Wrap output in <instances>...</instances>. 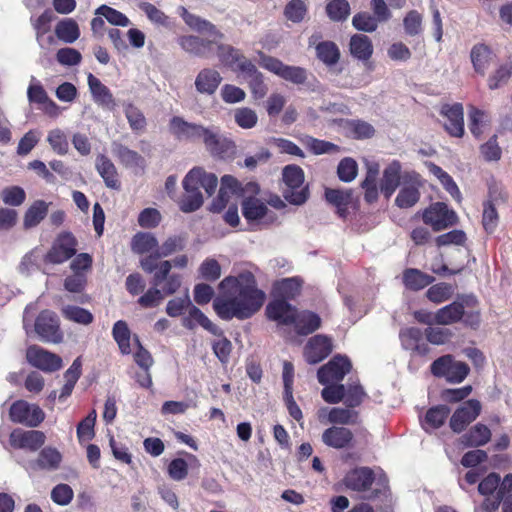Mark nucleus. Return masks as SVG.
Listing matches in <instances>:
<instances>
[{
	"label": "nucleus",
	"mask_w": 512,
	"mask_h": 512,
	"mask_svg": "<svg viewBox=\"0 0 512 512\" xmlns=\"http://www.w3.org/2000/svg\"><path fill=\"white\" fill-rule=\"evenodd\" d=\"M430 370L434 376L443 377L450 383H461L468 376L470 368L466 363L447 354L433 361Z\"/></svg>",
	"instance_id": "obj_5"
},
{
	"label": "nucleus",
	"mask_w": 512,
	"mask_h": 512,
	"mask_svg": "<svg viewBox=\"0 0 512 512\" xmlns=\"http://www.w3.org/2000/svg\"><path fill=\"white\" fill-rule=\"evenodd\" d=\"M327 16L334 22H341L350 15V4L347 0H330L326 5Z\"/></svg>",
	"instance_id": "obj_48"
},
{
	"label": "nucleus",
	"mask_w": 512,
	"mask_h": 512,
	"mask_svg": "<svg viewBox=\"0 0 512 512\" xmlns=\"http://www.w3.org/2000/svg\"><path fill=\"white\" fill-rule=\"evenodd\" d=\"M423 221L433 230L440 231L456 224L457 215L453 210L448 209L445 203L436 202L424 210Z\"/></svg>",
	"instance_id": "obj_10"
},
{
	"label": "nucleus",
	"mask_w": 512,
	"mask_h": 512,
	"mask_svg": "<svg viewBox=\"0 0 512 512\" xmlns=\"http://www.w3.org/2000/svg\"><path fill=\"white\" fill-rule=\"evenodd\" d=\"M113 337L115 341L117 342L120 351L123 354H129L131 352L130 347V330L128 328V325L126 322L119 320L117 321L113 326Z\"/></svg>",
	"instance_id": "obj_47"
},
{
	"label": "nucleus",
	"mask_w": 512,
	"mask_h": 512,
	"mask_svg": "<svg viewBox=\"0 0 512 512\" xmlns=\"http://www.w3.org/2000/svg\"><path fill=\"white\" fill-rule=\"evenodd\" d=\"M34 331L43 342L58 344L63 341L59 318L50 310H44L38 315Z\"/></svg>",
	"instance_id": "obj_8"
},
{
	"label": "nucleus",
	"mask_w": 512,
	"mask_h": 512,
	"mask_svg": "<svg viewBox=\"0 0 512 512\" xmlns=\"http://www.w3.org/2000/svg\"><path fill=\"white\" fill-rule=\"evenodd\" d=\"M9 418L13 423L36 428L44 421L45 412L37 404L17 400L10 406Z\"/></svg>",
	"instance_id": "obj_7"
},
{
	"label": "nucleus",
	"mask_w": 512,
	"mask_h": 512,
	"mask_svg": "<svg viewBox=\"0 0 512 512\" xmlns=\"http://www.w3.org/2000/svg\"><path fill=\"white\" fill-rule=\"evenodd\" d=\"M331 351V339L325 335L319 334L308 341L304 349V356L308 363L316 364L325 359Z\"/></svg>",
	"instance_id": "obj_17"
},
{
	"label": "nucleus",
	"mask_w": 512,
	"mask_h": 512,
	"mask_svg": "<svg viewBox=\"0 0 512 512\" xmlns=\"http://www.w3.org/2000/svg\"><path fill=\"white\" fill-rule=\"evenodd\" d=\"M9 441L14 448L34 452L45 443L46 435L39 430L15 429L11 432Z\"/></svg>",
	"instance_id": "obj_15"
},
{
	"label": "nucleus",
	"mask_w": 512,
	"mask_h": 512,
	"mask_svg": "<svg viewBox=\"0 0 512 512\" xmlns=\"http://www.w3.org/2000/svg\"><path fill=\"white\" fill-rule=\"evenodd\" d=\"M62 454L54 447L43 448L35 461V465L42 470L55 471L60 468Z\"/></svg>",
	"instance_id": "obj_35"
},
{
	"label": "nucleus",
	"mask_w": 512,
	"mask_h": 512,
	"mask_svg": "<svg viewBox=\"0 0 512 512\" xmlns=\"http://www.w3.org/2000/svg\"><path fill=\"white\" fill-rule=\"evenodd\" d=\"M405 33L416 36L422 32V15L417 10H410L403 19Z\"/></svg>",
	"instance_id": "obj_58"
},
{
	"label": "nucleus",
	"mask_w": 512,
	"mask_h": 512,
	"mask_svg": "<svg viewBox=\"0 0 512 512\" xmlns=\"http://www.w3.org/2000/svg\"><path fill=\"white\" fill-rule=\"evenodd\" d=\"M95 14L104 17L110 24L115 26L127 27L130 25V20L125 14L107 5L98 7Z\"/></svg>",
	"instance_id": "obj_51"
},
{
	"label": "nucleus",
	"mask_w": 512,
	"mask_h": 512,
	"mask_svg": "<svg viewBox=\"0 0 512 512\" xmlns=\"http://www.w3.org/2000/svg\"><path fill=\"white\" fill-rule=\"evenodd\" d=\"M74 496L72 488L68 484H58L51 491V499L60 506L68 505Z\"/></svg>",
	"instance_id": "obj_64"
},
{
	"label": "nucleus",
	"mask_w": 512,
	"mask_h": 512,
	"mask_svg": "<svg viewBox=\"0 0 512 512\" xmlns=\"http://www.w3.org/2000/svg\"><path fill=\"white\" fill-rule=\"evenodd\" d=\"M87 81L93 100L102 107L114 109L116 103L110 89L92 73L88 74Z\"/></svg>",
	"instance_id": "obj_24"
},
{
	"label": "nucleus",
	"mask_w": 512,
	"mask_h": 512,
	"mask_svg": "<svg viewBox=\"0 0 512 512\" xmlns=\"http://www.w3.org/2000/svg\"><path fill=\"white\" fill-rule=\"evenodd\" d=\"M453 294V288L447 283H438L431 286L427 292V298L434 303H441L448 300Z\"/></svg>",
	"instance_id": "obj_60"
},
{
	"label": "nucleus",
	"mask_w": 512,
	"mask_h": 512,
	"mask_svg": "<svg viewBox=\"0 0 512 512\" xmlns=\"http://www.w3.org/2000/svg\"><path fill=\"white\" fill-rule=\"evenodd\" d=\"M403 281L407 288L420 290L434 281V278L418 269H407L403 274Z\"/></svg>",
	"instance_id": "obj_43"
},
{
	"label": "nucleus",
	"mask_w": 512,
	"mask_h": 512,
	"mask_svg": "<svg viewBox=\"0 0 512 512\" xmlns=\"http://www.w3.org/2000/svg\"><path fill=\"white\" fill-rule=\"evenodd\" d=\"M424 335L428 342L433 345L446 344L453 336V333L448 328L442 327H428L424 331Z\"/></svg>",
	"instance_id": "obj_59"
},
{
	"label": "nucleus",
	"mask_w": 512,
	"mask_h": 512,
	"mask_svg": "<svg viewBox=\"0 0 512 512\" xmlns=\"http://www.w3.org/2000/svg\"><path fill=\"white\" fill-rule=\"evenodd\" d=\"M43 257L40 249L35 248L28 252L21 260L19 265V270L22 274H30L32 271L36 270L39 266V262Z\"/></svg>",
	"instance_id": "obj_63"
},
{
	"label": "nucleus",
	"mask_w": 512,
	"mask_h": 512,
	"mask_svg": "<svg viewBox=\"0 0 512 512\" xmlns=\"http://www.w3.org/2000/svg\"><path fill=\"white\" fill-rule=\"evenodd\" d=\"M63 316L72 322L88 325L93 321V315L86 309L79 306L67 305L62 308Z\"/></svg>",
	"instance_id": "obj_50"
},
{
	"label": "nucleus",
	"mask_w": 512,
	"mask_h": 512,
	"mask_svg": "<svg viewBox=\"0 0 512 512\" xmlns=\"http://www.w3.org/2000/svg\"><path fill=\"white\" fill-rule=\"evenodd\" d=\"M478 303L476 297L468 296L461 301L440 308L434 314V322L438 325H451L462 320L465 306H475Z\"/></svg>",
	"instance_id": "obj_12"
},
{
	"label": "nucleus",
	"mask_w": 512,
	"mask_h": 512,
	"mask_svg": "<svg viewBox=\"0 0 512 512\" xmlns=\"http://www.w3.org/2000/svg\"><path fill=\"white\" fill-rule=\"evenodd\" d=\"M353 440V433L345 427L332 426L322 434L325 445L336 449L348 447Z\"/></svg>",
	"instance_id": "obj_25"
},
{
	"label": "nucleus",
	"mask_w": 512,
	"mask_h": 512,
	"mask_svg": "<svg viewBox=\"0 0 512 512\" xmlns=\"http://www.w3.org/2000/svg\"><path fill=\"white\" fill-rule=\"evenodd\" d=\"M96 418V411L93 410L78 424L77 437L80 442L91 440L94 437V425Z\"/></svg>",
	"instance_id": "obj_56"
},
{
	"label": "nucleus",
	"mask_w": 512,
	"mask_h": 512,
	"mask_svg": "<svg viewBox=\"0 0 512 512\" xmlns=\"http://www.w3.org/2000/svg\"><path fill=\"white\" fill-rule=\"evenodd\" d=\"M221 81L222 77L217 70L204 68L195 79V87L199 93L212 95L218 89Z\"/></svg>",
	"instance_id": "obj_26"
},
{
	"label": "nucleus",
	"mask_w": 512,
	"mask_h": 512,
	"mask_svg": "<svg viewBox=\"0 0 512 512\" xmlns=\"http://www.w3.org/2000/svg\"><path fill=\"white\" fill-rule=\"evenodd\" d=\"M171 261L159 262L158 270L154 273L153 285L161 287V292L167 295L174 294L181 286V277L178 274H171Z\"/></svg>",
	"instance_id": "obj_16"
},
{
	"label": "nucleus",
	"mask_w": 512,
	"mask_h": 512,
	"mask_svg": "<svg viewBox=\"0 0 512 512\" xmlns=\"http://www.w3.org/2000/svg\"><path fill=\"white\" fill-rule=\"evenodd\" d=\"M241 206L243 216L248 221L266 219L272 222L275 218L274 215L269 214L266 204L254 196H245Z\"/></svg>",
	"instance_id": "obj_23"
},
{
	"label": "nucleus",
	"mask_w": 512,
	"mask_h": 512,
	"mask_svg": "<svg viewBox=\"0 0 512 512\" xmlns=\"http://www.w3.org/2000/svg\"><path fill=\"white\" fill-rule=\"evenodd\" d=\"M352 364L346 356L336 355L317 372L318 381L323 384L341 381L350 372Z\"/></svg>",
	"instance_id": "obj_11"
},
{
	"label": "nucleus",
	"mask_w": 512,
	"mask_h": 512,
	"mask_svg": "<svg viewBox=\"0 0 512 512\" xmlns=\"http://www.w3.org/2000/svg\"><path fill=\"white\" fill-rule=\"evenodd\" d=\"M327 416L328 421L334 424H354L357 420V413L349 408H332Z\"/></svg>",
	"instance_id": "obj_54"
},
{
	"label": "nucleus",
	"mask_w": 512,
	"mask_h": 512,
	"mask_svg": "<svg viewBox=\"0 0 512 512\" xmlns=\"http://www.w3.org/2000/svg\"><path fill=\"white\" fill-rule=\"evenodd\" d=\"M182 325L190 330L199 325L214 335H222V331L199 308L192 304L187 309V314L182 318Z\"/></svg>",
	"instance_id": "obj_22"
},
{
	"label": "nucleus",
	"mask_w": 512,
	"mask_h": 512,
	"mask_svg": "<svg viewBox=\"0 0 512 512\" xmlns=\"http://www.w3.org/2000/svg\"><path fill=\"white\" fill-rule=\"evenodd\" d=\"M481 411V404L476 399H470L464 402L455 410L450 418V428L455 433L462 432L472 421H474Z\"/></svg>",
	"instance_id": "obj_13"
},
{
	"label": "nucleus",
	"mask_w": 512,
	"mask_h": 512,
	"mask_svg": "<svg viewBox=\"0 0 512 512\" xmlns=\"http://www.w3.org/2000/svg\"><path fill=\"white\" fill-rule=\"evenodd\" d=\"M179 10L186 25L192 30L206 34L213 39L209 40L194 35H186L178 39V44L184 51L190 54L203 58L210 57L214 52L213 45L217 43V40H222L224 34L212 22L190 13L185 7L181 6Z\"/></svg>",
	"instance_id": "obj_2"
},
{
	"label": "nucleus",
	"mask_w": 512,
	"mask_h": 512,
	"mask_svg": "<svg viewBox=\"0 0 512 512\" xmlns=\"http://www.w3.org/2000/svg\"><path fill=\"white\" fill-rule=\"evenodd\" d=\"M186 239L181 235L168 237L161 246L158 245L155 257H168L176 252L182 251L185 247Z\"/></svg>",
	"instance_id": "obj_44"
},
{
	"label": "nucleus",
	"mask_w": 512,
	"mask_h": 512,
	"mask_svg": "<svg viewBox=\"0 0 512 512\" xmlns=\"http://www.w3.org/2000/svg\"><path fill=\"white\" fill-rule=\"evenodd\" d=\"M218 184L215 174L207 173L201 167L191 169L183 179L184 194L179 201L181 211L190 213L198 210L203 204V195L200 187L211 196Z\"/></svg>",
	"instance_id": "obj_3"
},
{
	"label": "nucleus",
	"mask_w": 512,
	"mask_h": 512,
	"mask_svg": "<svg viewBox=\"0 0 512 512\" xmlns=\"http://www.w3.org/2000/svg\"><path fill=\"white\" fill-rule=\"evenodd\" d=\"M349 51L354 58L367 61L373 54L372 41L364 34H354L350 38Z\"/></svg>",
	"instance_id": "obj_31"
},
{
	"label": "nucleus",
	"mask_w": 512,
	"mask_h": 512,
	"mask_svg": "<svg viewBox=\"0 0 512 512\" xmlns=\"http://www.w3.org/2000/svg\"><path fill=\"white\" fill-rule=\"evenodd\" d=\"M420 180L417 174L409 176V181H404L401 189L395 199V203L400 208H410L414 206L420 198Z\"/></svg>",
	"instance_id": "obj_19"
},
{
	"label": "nucleus",
	"mask_w": 512,
	"mask_h": 512,
	"mask_svg": "<svg viewBox=\"0 0 512 512\" xmlns=\"http://www.w3.org/2000/svg\"><path fill=\"white\" fill-rule=\"evenodd\" d=\"M96 169L103 178L107 187L112 189L119 188L120 185L117 178V171L110 159L104 155L98 156L96 160Z\"/></svg>",
	"instance_id": "obj_37"
},
{
	"label": "nucleus",
	"mask_w": 512,
	"mask_h": 512,
	"mask_svg": "<svg viewBox=\"0 0 512 512\" xmlns=\"http://www.w3.org/2000/svg\"><path fill=\"white\" fill-rule=\"evenodd\" d=\"M26 360L31 366L47 373L58 371L63 366L60 356L37 345L27 348Z\"/></svg>",
	"instance_id": "obj_9"
},
{
	"label": "nucleus",
	"mask_w": 512,
	"mask_h": 512,
	"mask_svg": "<svg viewBox=\"0 0 512 512\" xmlns=\"http://www.w3.org/2000/svg\"><path fill=\"white\" fill-rule=\"evenodd\" d=\"M373 480L374 476L372 470L367 467H361L347 473L344 482L349 489L365 491L370 488Z\"/></svg>",
	"instance_id": "obj_27"
},
{
	"label": "nucleus",
	"mask_w": 512,
	"mask_h": 512,
	"mask_svg": "<svg viewBox=\"0 0 512 512\" xmlns=\"http://www.w3.org/2000/svg\"><path fill=\"white\" fill-rule=\"evenodd\" d=\"M285 188L283 189V197L286 201L293 205L304 204L308 197V186L304 185V172L296 165H288L282 172Z\"/></svg>",
	"instance_id": "obj_4"
},
{
	"label": "nucleus",
	"mask_w": 512,
	"mask_h": 512,
	"mask_svg": "<svg viewBox=\"0 0 512 512\" xmlns=\"http://www.w3.org/2000/svg\"><path fill=\"white\" fill-rule=\"evenodd\" d=\"M48 203L43 200H37L27 209L23 219L25 229L37 226L48 213Z\"/></svg>",
	"instance_id": "obj_40"
},
{
	"label": "nucleus",
	"mask_w": 512,
	"mask_h": 512,
	"mask_svg": "<svg viewBox=\"0 0 512 512\" xmlns=\"http://www.w3.org/2000/svg\"><path fill=\"white\" fill-rule=\"evenodd\" d=\"M326 200L337 207L338 213L345 216L347 207L352 203V190L350 189H326Z\"/></svg>",
	"instance_id": "obj_41"
},
{
	"label": "nucleus",
	"mask_w": 512,
	"mask_h": 512,
	"mask_svg": "<svg viewBox=\"0 0 512 512\" xmlns=\"http://www.w3.org/2000/svg\"><path fill=\"white\" fill-rule=\"evenodd\" d=\"M131 249L137 254L155 253L158 240L152 233L139 232L132 238Z\"/></svg>",
	"instance_id": "obj_39"
},
{
	"label": "nucleus",
	"mask_w": 512,
	"mask_h": 512,
	"mask_svg": "<svg viewBox=\"0 0 512 512\" xmlns=\"http://www.w3.org/2000/svg\"><path fill=\"white\" fill-rule=\"evenodd\" d=\"M139 8L146 14L151 22L165 27L169 25V17L152 3L141 2Z\"/></svg>",
	"instance_id": "obj_61"
},
{
	"label": "nucleus",
	"mask_w": 512,
	"mask_h": 512,
	"mask_svg": "<svg viewBox=\"0 0 512 512\" xmlns=\"http://www.w3.org/2000/svg\"><path fill=\"white\" fill-rule=\"evenodd\" d=\"M296 309L284 299H276L266 307V315L278 324H293L296 316Z\"/></svg>",
	"instance_id": "obj_18"
},
{
	"label": "nucleus",
	"mask_w": 512,
	"mask_h": 512,
	"mask_svg": "<svg viewBox=\"0 0 512 512\" xmlns=\"http://www.w3.org/2000/svg\"><path fill=\"white\" fill-rule=\"evenodd\" d=\"M293 324L297 333L308 335L320 327L321 319L314 312L301 311L296 313Z\"/></svg>",
	"instance_id": "obj_34"
},
{
	"label": "nucleus",
	"mask_w": 512,
	"mask_h": 512,
	"mask_svg": "<svg viewBox=\"0 0 512 512\" xmlns=\"http://www.w3.org/2000/svg\"><path fill=\"white\" fill-rule=\"evenodd\" d=\"M321 34H313L309 38V45H315L317 58L327 66H333L338 63L340 59V51L338 46L333 41H321Z\"/></svg>",
	"instance_id": "obj_21"
},
{
	"label": "nucleus",
	"mask_w": 512,
	"mask_h": 512,
	"mask_svg": "<svg viewBox=\"0 0 512 512\" xmlns=\"http://www.w3.org/2000/svg\"><path fill=\"white\" fill-rule=\"evenodd\" d=\"M218 289L219 295L213 301V308L223 320L248 319L260 310L266 299L250 271L225 277Z\"/></svg>",
	"instance_id": "obj_1"
},
{
	"label": "nucleus",
	"mask_w": 512,
	"mask_h": 512,
	"mask_svg": "<svg viewBox=\"0 0 512 512\" xmlns=\"http://www.w3.org/2000/svg\"><path fill=\"white\" fill-rule=\"evenodd\" d=\"M512 76V61L500 65L496 71L488 78V87L495 90L506 84Z\"/></svg>",
	"instance_id": "obj_52"
},
{
	"label": "nucleus",
	"mask_w": 512,
	"mask_h": 512,
	"mask_svg": "<svg viewBox=\"0 0 512 512\" xmlns=\"http://www.w3.org/2000/svg\"><path fill=\"white\" fill-rule=\"evenodd\" d=\"M203 139L207 149L213 155L225 158L235 153L234 143L218 133H214L211 130H204Z\"/></svg>",
	"instance_id": "obj_20"
},
{
	"label": "nucleus",
	"mask_w": 512,
	"mask_h": 512,
	"mask_svg": "<svg viewBox=\"0 0 512 512\" xmlns=\"http://www.w3.org/2000/svg\"><path fill=\"white\" fill-rule=\"evenodd\" d=\"M260 65L285 81L296 85L304 84L308 78L305 68L287 65L273 56L262 55Z\"/></svg>",
	"instance_id": "obj_6"
},
{
	"label": "nucleus",
	"mask_w": 512,
	"mask_h": 512,
	"mask_svg": "<svg viewBox=\"0 0 512 512\" xmlns=\"http://www.w3.org/2000/svg\"><path fill=\"white\" fill-rule=\"evenodd\" d=\"M307 14V6L303 0H290L284 8V16L293 23H300Z\"/></svg>",
	"instance_id": "obj_53"
},
{
	"label": "nucleus",
	"mask_w": 512,
	"mask_h": 512,
	"mask_svg": "<svg viewBox=\"0 0 512 512\" xmlns=\"http://www.w3.org/2000/svg\"><path fill=\"white\" fill-rule=\"evenodd\" d=\"M450 413V409L445 405H438L430 408L425 415V419L422 422L424 430L437 429L441 427Z\"/></svg>",
	"instance_id": "obj_42"
},
{
	"label": "nucleus",
	"mask_w": 512,
	"mask_h": 512,
	"mask_svg": "<svg viewBox=\"0 0 512 512\" xmlns=\"http://www.w3.org/2000/svg\"><path fill=\"white\" fill-rule=\"evenodd\" d=\"M27 96L31 103L40 105V108L46 113L53 114L56 112V103L48 97L47 92L41 84L30 85L28 87Z\"/></svg>",
	"instance_id": "obj_36"
},
{
	"label": "nucleus",
	"mask_w": 512,
	"mask_h": 512,
	"mask_svg": "<svg viewBox=\"0 0 512 512\" xmlns=\"http://www.w3.org/2000/svg\"><path fill=\"white\" fill-rule=\"evenodd\" d=\"M1 199L4 204L9 206H20L26 199V193L19 186H9L1 191Z\"/></svg>",
	"instance_id": "obj_55"
},
{
	"label": "nucleus",
	"mask_w": 512,
	"mask_h": 512,
	"mask_svg": "<svg viewBox=\"0 0 512 512\" xmlns=\"http://www.w3.org/2000/svg\"><path fill=\"white\" fill-rule=\"evenodd\" d=\"M238 188V181L234 177L230 175L223 176L219 194L217 198L212 201L210 210L212 212H220L223 210L228 203L230 194L236 193Z\"/></svg>",
	"instance_id": "obj_28"
},
{
	"label": "nucleus",
	"mask_w": 512,
	"mask_h": 512,
	"mask_svg": "<svg viewBox=\"0 0 512 512\" xmlns=\"http://www.w3.org/2000/svg\"><path fill=\"white\" fill-rule=\"evenodd\" d=\"M358 172L356 161L350 157L342 159L338 165L337 173L341 181L351 182L355 179Z\"/></svg>",
	"instance_id": "obj_62"
},
{
	"label": "nucleus",
	"mask_w": 512,
	"mask_h": 512,
	"mask_svg": "<svg viewBox=\"0 0 512 512\" xmlns=\"http://www.w3.org/2000/svg\"><path fill=\"white\" fill-rule=\"evenodd\" d=\"M302 281L297 278H285L275 283L274 289L275 292L282 297L285 298H294L299 294L301 288Z\"/></svg>",
	"instance_id": "obj_45"
},
{
	"label": "nucleus",
	"mask_w": 512,
	"mask_h": 512,
	"mask_svg": "<svg viewBox=\"0 0 512 512\" xmlns=\"http://www.w3.org/2000/svg\"><path fill=\"white\" fill-rule=\"evenodd\" d=\"M422 332L419 328L410 327L400 332L402 346L406 350H411L419 355H426L429 347L425 343H419L422 339Z\"/></svg>",
	"instance_id": "obj_30"
},
{
	"label": "nucleus",
	"mask_w": 512,
	"mask_h": 512,
	"mask_svg": "<svg viewBox=\"0 0 512 512\" xmlns=\"http://www.w3.org/2000/svg\"><path fill=\"white\" fill-rule=\"evenodd\" d=\"M440 114L446 117L454 128H464V109L461 103L443 104Z\"/></svg>",
	"instance_id": "obj_49"
},
{
	"label": "nucleus",
	"mask_w": 512,
	"mask_h": 512,
	"mask_svg": "<svg viewBox=\"0 0 512 512\" xmlns=\"http://www.w3.org/2000/svg\"><path fill=\"white\" fill-rule=\"evenodd\" d=\"M470 58L475 72L483 76L493 59V52L487 45L479 43L471 49Z\"/></svg>",
	"instance_id": "obj_32"
},
{
	"label": "nucleus",
	"mask_w": 512,
	"mask_h": 512,
	"mask_svg": "<svg viewBox=\"0 0 512 512\" xmlns=\"http://www.w3.org/2000/svg\"><path fill=\"white\" fill-rule=\"evenodd\" d=\"M490 429L481 423H477L461 437V442L468 447H479L487 444L491 439Z\"/></svg>",
	"instance_id": "obj_33"
},
{
	"label": "nucleus",
	"mask_w": 512,
	"mask_h": 512,
	"mask_svg": "<svg viewBox=\"0 0 512 512\" xmlns=\"http://www.w3.org/2000/svg\"><path fill=\"white\" fill-rule=\"evenodd\" d=\"M352 24L355 29L364 32H374L378 27V21L368 12H359L353 16Z\"/></svg>",
	"instance_id": "obj_57"
},
{
	"label": "nucleus",
	"mask_w": 512,
	"mask_h": 512,
	"mask_svg": "<svg viewBox=\"0 0 512 512\" xmlns=\"http://www.w3.org/2000/svg\"><path fill=\"white\" fill-rule=\"evenodd\" d=\"M55 35L64 43H74L80 37L79 26L72 18L60 20L55 26Z\"/></svg>",
	"instance_id": "obj_38"
},
{
	"label": "nucleus",
	"mask_w": 512,
	"mask_h": 512,
	"mask_svg": "<svg viewBox=\"0 0 512 512\" xmlns=\"http://www.w3.org/2000/svg\"><path fill=\"white\" fill-rule=\"evenodd\" d=\"M217 55L220 61L232 70L245 57L238 49L222 43L217 45Z\"/></svg>",
	"instance_id": "obj_46"
},
{
	"label": "nucleus",
	"mask_w": 512,
	"mask_h": 512,
	"mask_svg": "<svg viewBox=\"0 0 512 512\" xmlns=\"http://www.w3.org/2000/svg\"><path fill=\"white\" fill-rule=\"evenodd\" d=\"M401 165L398 161L390 163L383 172L380 190L386 198H390L400 185Z\"/></svg>",
	"instance_id": "obj_29"
},
{
	"label": "nucleus",
	"mask_w": 512,
	"mask_h": 512,
	"mask_svg": "<svg viewBox=\"0 0 512 512\" xmlns=\"http://www.w3.org/2000/svg\"><path fill=\"white\" fill-rule=\"evenodd\" d=\"M76 253V241L70 233L61 234L53 243L49 252L44 256L45 261L60 264Z\"/></svg>",
	"instance_id": "obj_14"
}]
</instances>
